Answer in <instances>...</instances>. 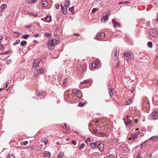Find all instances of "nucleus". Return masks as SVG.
<instances>
[{"label": "nucleus", "mask_w": 158, "mask_h": 158, "mask_svg": "<svg viewBox=\"0 0 158 158\" xmlns=\"http://www.w3.org/2000/svg\"><path fill=\"white\" fill-rule=\"evenodd\" d=\"M48 43V48L50 50H52L54 49L53 47L55 45L59 43V41L53 39H52L51 40H49Z\"/></svg>", "instance_id": "nucleus-1"}, {"label": "nucleus", "mask_w": 158, "mask_h": 158, "mask_svg": "<svg viewBox=\"0 0 158 158\" xmlns=\"http://www.w3.org/2000/svg\"><path fill=\"white\" fill-rule=\"evenodd\" d=\"M72 92L75 95L78 97L79 98H80L82 97V94L80 90L78 89H74L72 90Z\"/></svg>", "instance_id": "nucleus-2"}, {"label": "nucleus", "mask_w": 158, "mask_h": 158, "mask_svg": "<svg viewBox=\"0 0 158 158\" xmlns=\"http://www.w3.org/2000/svg\"><path fill=\"white\" fill-rule=\"evenodd\" d=\"M125 56L126 57L128 58L129 59H133L134 58L133 54L131 51L127 52L123 54V56Z\"/></svg>", "instance_id": "nucleus-3"}, {"label": "nucleus", "mask_w": 158, "mask_h": 158, "mask_svg": "<svg viewBox=\"0 0 158 158\" xmlns=\"http://www.w3.org/2000/svg\"><path fill=\"white\" fill-rule=\"evenodd\" d=\"M118 52L115 50H113L112 53V56L113 60H116L118 58Z\"/></svg>", "instance_id": "nucleus-4"}, {"label": "nucleus", "mask_w": 158, "mask_h": 158, "mask_svg": "<svg viewBox=\"0 0 158 158\" xmlns=\"http://www.w3.org/2000/svg\"><path fill=\"white\" fill-rule=\"evenodd\" d=\"M151 117L153 120H156L158 119V113L154 111L151 114Z\"/></svg>", "instance_id": "nucleus-5"}, {"label": "nucleus", "mask_w": 158, "mask_h": 158, "mask_svg": "<svg viewBox=\"0 0 158 158\" xmlns=\"http://www.w3.org/2000/svg\"><path fill=\"white\" fill-rule=\"evenodd\" d=\"M129 117L128 116H127L126 118L123 119L124 123L128 127L131 125V121L130 119H129Z\"/></svg>", "instance_id": "nucleus-6"}, {"label": "nucleus", "mask_w": 158, "mask_h": 158, "mask_svg": "<svg viewBox=\"0 0 158 158\" xmlns=\"http://www.w3.org/2000/svg\"><path fill=\"white\" fill-rule=\"evenodd\" d=\"M105 34L103 32H99L96 35V37L98 39H102L105 37Z\"/></svg>", "instance_id": "nucleus-7"}, {"label": "nucleus", "mask_w": 158, "mask_h": 158, "mask_svg": "<svg viewBox=\"0 0 158 158\" xmlns=\"http://www.w3.org/2000/svg\"><path fill=\"white\" fill-rule=\"evenodd\" d=\"M149 33L150 35L154 37H155L156 35L157 31L155 29H152L149 31Z\"/></svg>", "instance_id": "nucleus-8"}, {"label": "nucleus", "mask_w": 158, "mask_h": 158, "mask_svg": "<svg viewBox=\"0 0 158 158\" xmlns=\"http://www.w3.org/2000/svg\"><path fill=\"white\" fill-rule=\"evenodd\" d=\"M98 143V148L100 152H103L104 149V145L103 144L100 143V142H99Z\"/></svg>", "instance_id": "nucleus-9"}, {"label": "nucleus", "mask_w": 158, "mask_h": 158, "mask_svg": "<svg viewBox=\"0 0 158 158\" xmlns=\"http://www.w3.org/2000/svg\"><path fill=\"white\" fill-rule=\"evenodd\" d=\"M98 142H99L91 143H90V146L91 147L94 149L96 148H98Z\"/></svg>", "instance_id": "nucleus-10"}, {"label": "nucleus", "mask_w": 158, "mask_h": 158, "mask_svg": "<svg viewBox=\"0 0 158 158\" xmlns=\"http://www.w3.org/2000/svg\"><path fill=\"white\" fill-rule=\"evenodd\" d=\"M108 15H104L101 19V21L102 23H105L108 20Z\"/></svg>", "instance_id": "nucleus-11"}, {"label": "nucleus", "mask_w": 158, "mask_h": 158, "mask_svg": "<svg viewBox=\"0 0 158 158\" xmlns=\"http://www.w3.org/2000/svg\"><path fill=\"white\" fill-rule=\"evenodd\" d=\"M112 22L114 24V27L115 28L118 27H120V24L114 19H113L112 20Z\"/></svg>", "instance_id": "nucleus-12"}, {"label": "nucleus", "mask_w": 158, "mask_h": 158, "mask_svg": "<svg viewBox=\"0 0 158 158\" xmlns=\"http://www.w3.org/2000/svg\"><path fill=\"white\" fill-rule=\"evenodd\" d=\"M108 84L109 85V86L108 88H109V89H110L109 91V94H110V96H113V91H114V90L112 89H110V88H111V87L110 86V85H111V83L110 82H108Z\"/></svg>", "instance_id": "nucleus-13"}, {"label": "nucleus", "mask_w": 158, "mask_h": 158, "mask_svg": "<svg viewBox=\"0 0 158 158\" xmlns=\"http://www.w3.org/2000/svg\"><path fill=\"white\" fill-rule=\"evenodd\" d=\"M44 154L45 158H49L51 155L50 152L47 151H45L44 153Z\"/></svg>", "instance_id": "nucleus-14"}, {"label": "nucleus", "mask_w": 158, "mask_h": 158, "mask_svg": "<svg viewBox=\"0 0 158 158\" xmlns=\"http://www.w3.org/2000/svg\"><path fill=\"white\" fill-rule=\"evenodd\" d=\"M39 62L38 60H34V63H33V67L34 68H36L39 66Z\"/></svg>", "instance_id": "nucleus-15"}, {"label": "nucleus", "mask_w": 158, "mask_h": 158, "mask_svg": "<svg viewBox=\"0 0 158 158\" xmlns=\"http://www.w3.org/2000/svg\"><path fill=\"white\" fill-rule=\"evenodd\" d=\"M98 60H96L93 62L92 64V68H95L97 65L98 64Z\"/></svg>", "instance_id": "nucleus-16"}, {"label": "nucleus", "mask_w": 158, "mask_h": 158, "mask_svg": "<svg viewBox=\"0 0 158 158\" xmlns=\"http://www.w3.org/2000/svg\"><path fill=\"white\" fill-rule=\"evenodd\" d=\"M138 136V134H133L131 135V137L129 138V139L134 140Z\"/></svg>", "instance_id": "nucleus-17"}, {"label": "nucleus", "mask_w": 158, "mask_h": 158, "mask_svg": "<svg viewBox=\"0 0 158 158\" xmlns=\"http://www.w3.org/2000/svg\"><path fill=\"white\" fill-rule=\"evenodd\" d=\"M51 17L50 16H47L46 17V18L44 20V21L45 22H47V23L51 21Z\"/></svg>", "instance_id": "nucleus-18"}, {"label": "nucleus", "mask_w": 158, "mask_h": 158, "mask_svg": "<svg viewBox=\"0 0 158 158\" xmlns=\"http://www.w3.org/2000/svg\"><path fill=\"white\" fill-rule=\"evenodd\" d=\"M48 4V3L47 1L45 0H43L42 5L44 7H46Z\"/></svg>", "instance_id": "nucleus-19"}, {"label": "nucleus", "mask_w": 158, "mask_h": 158, "mask_svg": "<svg viewBox=\"0 0 158 158\" xmlns=\"http://www.w3.org/2000/svg\"><path fill=\"white\" fill-rule=\"evenodd\" d=\"M150 140H152L154 141H156L158 140V136H153L149 139Z\"/></svg>", "instance_id": "nucleus-20"}, {"label": "nucleus", "mask_w": 158, "mask_h": 158, "mask_svg": "<svg viewBox=\"0 0 158 158\" xmlns=\"http://www.w3.org/2000/svg\"><path fill=\"white\" fill-rule=\"evenodd\" d=\"M90 80H89V79H87V80H85L84 81H83L81 82L80 84L81 85H82L84 84H87V83H89L90 82Z\"/></svg>", "instance_id": "nucleus-21"}, {"label": "nucleus", "mask_w": 158, "mask_h": 158, "mask_svg": "<svg viewBox=\"0 0 158 158\" xmlns=\"http://www.w3.org/2000/svg\"><path fill=\"white\" fill-rule=\"evenodd\" d=\"M6 158H15L14 154L10 153L7 156Z\"/></svg>", "instance_id": "nucleus-22"}, {"label": "nucleus", "mask_w": 158, "mask_h": 158, "mask_svg": "<svg viewBox=\"0 0 158 158\" xmlns=\"http://www.w3.org/2000/svg\"><path fill=\"white\" fill-rule=\"evenodd\" d=\"M86 103L85 102H80L78 104V106L80 107H82L84 106L86 104Z\"/></svg>", "instance_id": "nucleus-23"}, {"label": "nucleus", "mask_w": 158, "mask_h": 158, "mask_svg": "<svg viewBox=\"0 0 158 158\" xmlns=\"http://www.w3.org/2000/svg\"><path fill=\"white\" fill-rule=\"evenodd\" d=\"M41 141L42 142L44 143L45 144H46L48 143L47 139L44 138H42Z\"/></svg>", "instance_id": "nucleus-24"}, {"label": "nucleus", "mask_w": 158, "mask_h": 158, "mask_svg": "<svg viewBox=\"0 0 158 158\" xmlns=\"http://www.w3.org/2000/svg\"><path fill=\"white\" fill-rule=\"evenodd\" d=\"M132 103V101H131V99H128L127 101L125 103V104L127 105H129L131 103Z\"/></svg>", "instance_id": "nucleus-25"}, {"label": "nucleus", "mask_w": 158, "mask_h": 158, "mask_svg": "<svg viewBox=\"0 0 158 158\" xmlns=\"http://www.w3.org/2000/svg\"><path fill=\"white\" fill-rule=\"evenodd\" d=\"M147 46L148 47L152 48V43L151 42L149 41L147 43Z\"/></svg>", "instance_id": "nucleus-26"}, {"label": "nucleus", "mask_w": 158, "mask_h": 158, "mask_svg": "<svg viewBox=\"0 0 158 158\" xmlns=\"http://www.w3.org/2000/svg\"><path fill=\"white\" fill-rule=\"evenodd\" d=\"M70 5V2L69 1L67 0L66 2H65V6L66 7H68Z\"/></svg>", "instance_id": "nucleus-27"}, {"label": "nucleus", "mask_w": 158, "mask_h": 158, "mask_svg": "<svg viewBox=\"0 0 158 158\" xmlns=\"http://www.w3.org/2000/svg\"><path fill=\"white\" fill-rule=\"evenodd\" d=\"M20 143L21 145L25 146L27 144L28 142L27 141H24L23 142H21Z\"/></svg>", "instance_id": "nucleus-28"}, {"label": "nucleus", "mask_w": 158, "mask_h": 158, "mask_svg": "<svg viewBox=\"0 0 158 158\" xmlns=\"http://www.w3.org/2000/svg\"><path fill=\"white\" fill-rule=\"evenodd\" d=\"M26 44L27 42L25 40H23L21 41L20 43V45L22 46H24Z\"/></svg>", "instance_id": "nucleus-29"}, {"label": "nucleus", "mask_w": 158, "mask_h": 158, "mask_svg": "<svg viewBox=\"0 0 158 158\" xmlns=\"http://www.w3.org/2000/svg\"><path fill=\"white\" fill-rule=\"evenodd\" d=\"M61 10L63 12L64 15H66L67 14V8L66 7L65 8H63Z\"/></svg>", "instance_id": "nucleus-30"}, {"label": "nucleus", "mask_w": 158, "mask_h": 158, "mask_svg": "<svg viewBox=\"0 0 158 158\" xmlns=\"http://www.w3.org/2000/svg\"><path fill=\"white\" fill-rule=\"evenodd\" d=\"M44 71V70L42 69L37 70L38 73L39 74H41L43 73Z\"/></svg>", "instance_id": "nucleus-31"}, {"label": "nucleus", "mask_w": 158, "mask_h": 158, "mask_svg": "<svg viewBox=\"0 0 158 158\" xmlns=\"http://www.w3.org/2000/svg\"><path fill=\"white\" fill-rule=\"evenodd\" d=\"M74 6H72L71 7H70L69 8V10L72 13H73V12H74Z\"/></svg>", "instance_id": "nucleus-32"}, {"label": "nucleus", "mask_w": 158, "mask_h": 158, "mask_svg": "<svg viewBox=\"0 0 158 158\" xmlns=\"http://www.w3.org/2000/svg\"><path fill=\"white\" fill-rule=\"evenodd\" d=\"M85 146V144L84 143H82L79 146V149L81 150Z\"/></svg>", "instance_id": "nucleus-33"}, {"label": "nucleus", "mask_w": 158, "mask_h": 158, "mask_svg": "<svg viewBox=\"0 0 158 158\" xmlns=\"http://www.w3.org/2000/svg\"><path fill=\"white\" fill-rule=\"evenodd\" d=\"M30 36L29 35H25L22 36V37L25 39H27Z\"/></svg>", "instance_id": "nucleus-34"}, {"label": "nucleus", "mask_w": 158, "mask_h": 158, "mask_svg": "<svg viewBox=\"0 0 158 158\" xmlns=\"http://www.w3.org/2000/svg\"><path fill=\"white\" fill-rule=\"evenodd\" d=\"M20 43V40H16V41L13 44V45H16L17 44H19Z\"/></svg>", "instance_id": "nucleus-35"}, {"label": "nucleus", "mask_w": 158, "mask_h": 158, "mask_svg": "<svg viewBox=\"0 0 158 158\" xmlns=\"http://www.w3.org/2000/svg\"><path fill=\"white\" fill-rule=\"evenodd\" d=\"M99 9V8H94L92 10V12L93 13H94L95 11H97Z\"/></svg>", "instance_id": "nucleus-36"}, {"label": "nucleus", "mask_w": 158, "mask_h": 158, "mask_svg": "<svg viewBox=\"0 0 158 158\" xmlns=\"http://www.w3.org/2000/svg\"><path fill=\"white\" fill-rule=\"evenodd\" d=\"M6 7V4H3L1 6L2 10H4L5 8Z\"/></svg>", "instance_id": "nucleus-37"}, {"label": "nucleus", "mask_w": 158, "mask_h": 158, "mask_svg": "<svg viewBox=\"0 0 158 158\" xmlns=\"http://www.w3.org/2000/svg\"><path fill=\"white\" fill-rule=\"evenodd\" d=\"M10 51H6V52H4L3 53L0 54V55H6L9 53H10Z\"/></svg>", "instance_id": "nucleus-38"}, {"label": "nucleus", "mask_w": 158, "mask_h": 158, "mask_svg": "<svg viewBox=\"0 0 158 158\" xmlns=\"http://www.w3.org/2000/svg\"><path fill=\"white\" fill-rule=\"evenodd\" d=\"M45 35L46 37H49L51 36V34L50 33H46L45 34Z\"/></svg>", "instance_id": "nucleus-39"}, {"label": "nucleus", "mask_w": 158, "mask_h": 158, "mask_svg": "<svg viewBox=\"0 0 158 158\" xmlns=\"http://www.w3.org/2000/svg\"><path fill=\"white\" fill-rule=\"evenodd\" d=\"M105 135V134L104 133L102 132H100L98 133L97 135L98 136H99L101 135Z\"/></svg>", "instance_id": "nucleus-40"}, {"label": "nucleus", "mask_w": 158, "mask_h": 158, "mask_svg": "<svg viewBox=\"0 0 158 158\" xmlns=\"http://www.w3.org/2000/svg\"><path fill=\"white\" fill-rule=\"evenodd\" d=\"M64 128L65 129H66L67 130L69 129V127H68L66 124H64Z\"/></svg>", "instance_id": "nucleus-41"}, {"label": "nucleus", "mask_w": 158, "mask_h": 158, "mask_svg": "<svg viewBox=\"0 0 158 158\" xmlns=\"http://www.w3.org/2000/svg\"><path fill=\"white\" fill-rule=\"evenodd\" d=\"M37 1V0H32L30 1L29 2V3L32 4V3L35 2Z\"/></svg>", "instance_id": "nucleus-42"}, {"label": "nucleus", "mask_w": 158, "mask_h": 158, "mask_svg": "<svg viewBox=\"0 0 158 158\" xmlns=\"http://www.w3.org/2000/svg\"><path fill=\"white\" fill-rule=\"evenodd\" d=\"M43 93L44 92L43 91H41L38 93V95L39 96H41L42 95H43Z\"/></svg>", "instance_id": "nucleus-43"}, {"label": "nucleus", "mask_w": 158, "mask_h": 158, "mask_svg": "<svg viewBox=\"0 0 158 158\" xmlns=\"http://www.w3.org/2000/svg\"><path fill=\"white\" fill-rule=\"evenodd\" d=\"M97 129H95L93 130L92 133L93 134H95L97 133Z\"/></svg>", "instance_id": "nucleus-44"}, {"label": "nucleus", "mask_w": 158, "mask_h": 158, "mask_svg": "<svg viewBox=\"0 0 158 158\" xmlns=\"http://www.w3.org/2000/svg\"><path fill=\"white\" fill-rule=\"evenodd\" d=\"M14 33L15 34H17L18 36H19L21 35V34L19 32H18L17 31H14Z\"/></svg>", "instance_id": "nucleus-45"}, {"label": "nucleus", "mask_w": 158, "mask_h": 158, "mask_svg": "<svg viewBox=\"0 0 158 158\" xmlns=\"http://www.w3.org/2000/svg\"><path fill=\"white\" fill-rule=\"evenodd\" d=\"M72 143L74 145H76L77 144V142L75 140H73L72 142Z\"/></svg>", "instance_id": "nucleus-46"}, {"label": "nucleus", "mask_w": 158, "mask_h": 158, "mask_svg": "<svg viewBox=\"0 0 158 158\" xmlns=\"http://www.w3.org/2000/svg\"><path fill=\"white\" fill-rule=\"evenodd\" d=\"M11 62V60H8L6 61V63L7 64H10Z\"/></svg>", "instance_id": "nucleus-47"}, {"label": "nucleus", "mask_w": 158, "mask_h": 158, "mask_svg": "<svg viewBox=\"0 0 158 158\" xmlns=\"http://www.w3.org/2000/svg\"><path fill=\"white\" fill-rule=\"evenodd\" d=\"M106 158H114L113 157V155L112 154H111L109 155V156H108L106 157Z\"/></svg>", "instance_id": "nucleus-48"}, {"label": "nucleus", "mask_w": 158, "mask_h": 158, "mask_svg": "<svg viewBox=\"0 0 158 158\" xmlns=\"http://www.w3.org/2000/svg\"><path fill=\"white\" fill-rule=\"evenodd\" d=\"M138 155L137 156V158H143L142 156H140V153L138 152Z\"/></svg>", "instance_id": "nucleus-49"}, {"label": "nucleus", "mask_w": 158, "mask_h": 158, "mask_svg": "<svg viewBox=\"0 0 158 158\" xmlns=\"http://www.w3.org/2000/svg\"><path fill=\"white\" fill-rule=\"evenodd\" d=\"M31 26L30 25H29L28 26H26L25 27V28L26 29H28L30 28Z\"/></svg>", "instance_id": "nucleus-50"}, {"label": "nucleus", "mask_w": 158, "mask_h": 158, "mask_svg": "<svg viewBox=\"0 0 158 158\" xmlns=\"http://www.w3.org/2000/svg\"><path fill=\"white\" fill-rule=\"evenodd\" d=\"M58 158H62V156L60 154H59L57 156Z\"/></svg>", "instance_id": "nucleus-51"}, {"label": "nucleus", "mask_w": 158, "mask_h": 158, "mask_svg": "<svg viewBox=\"0 0 158 158\" xmlns=\"http://www.w3.org/2000/svg\"><path fill=\"white\" fill-rule=\"evenodd\" d=\"M74 35H75V36H80L81 35L80 34H77V33H74L73 34Z\"/></svg>", "instance_id": "nucleus-52"}, {"label": "nucleus", "mask_w": 158, "mask_h": 158, "mask_svg": "<svg viewBox=\"0 0 158 158\" xmlns=\"http://www.w3.org/2000/svg\"><path fill=\"white\" fill-rule=\"evenodd\" d=\"M3 37L2 35L0 36V43L2 42V40L3 39Z\"/></svg>", "instance_id": "nucleus-53"}, {"label": "nucleus", "mask_w": 158, "mask_h": 158, "mask_svg": "<svg viewBox=\"0 0 158 158\" xmlns=\"http://www.w3.org/2000/svg\"><path fill=\"white\" fill-rule=\"evenodd\" d=\"M144 54L143 52H140L139 53V56H143Z\"/></svg>", "instance_id": "nucleus-54"}, {"label": "nucleus", "mask_w": 158, "mask_h": 158, "mask_svg": "<svg viewBox=\"0 0 158 158\" xmlns=\"http://www.w3.org/2000/svg\"><path fill=\"white\" fill-rule=\"evenodd\" d=\"M67 79L66 78L63 81V83H66L67 82Z\"/></svg>", "instance_id": "nucleus-55"}, {"label": "nucleus", "mask_w": 158, "mask_h": 158, "mask_svg": "<svg viewBox=\"0 0 158 158\" xmlns=\"http://www.w3.org/2000/svg\"><path fill=\"white\" fill-rule=\"evenodd\" d=\"M56 8H57V9L59 8L60 7V5L59 4H56Z\"/></svg>", "instance_id": "nucleus-56"}, {"label": "nucleus", "mask_w": 158, "mask_h": 158, "mask_svg": "<svg viewBox=\"0 0 158 158\" xmlns=\"http://www.w3.org/2000/svg\"><path fill=\"white\" fill-rule=\"evenodd\" d=\"M3 48L2 46V44H0V50L2 49Z\"/></svg>", "instance_id": "nucleus-57"}, {"label": "nucleus", "mask_w": 158, "mask_h": 158, "mask_svg": "<svg viewBox=\"0 0 158 158\" xmlns=\"http://www.w3.org/2000/svg\"><path fill=\"white\" fill-rule=\"evenodd\" d=\"M9 84V82L8 81V82H6V88L7 87V86Z\"/></svg>", "instance_id": "nucleus-58"}, {"label": "nucleus", "mask_w": 158, "mask_h": 158, "mask_svg": "<svg viewBox=\"0 0 158 158\" xmlns=\"http://www.w3.org/2000/svg\"><path fill=\"white\" fill-rule=\"evenodd\" d=\"M148 157L150 158L152 156V154L151 153H149L148 155Z\"/></svg>", "instance_id": "nucleus-59"}, {"label": "nucleus", "mask_w": 158, "mask_h": 158, "mask_svg": "<svg viewBox=\"0 0 158 158\" xmlns=\"http://www.w3.org/2000/svg\"><path fill=\"white\" fill-rule=\"evenodd\" d=\"M63 86L64 87H65L66 86V84L63 83Z\"/></svg>", "instance_id": "nucleus-60"}, {"label": "nucleus", "mask_w": 158, "mask_h": 158, "mask_svg": "<svg viewBox=\"0 0 158 158\" xmlns=\"http://www.w3.org/2000/svg\"><path fill=\"white\" fill-rule=\"evenodd\" d=\"M39 35V34H35L34 35V36L35 37H37Z\"/></svg>", "instance_id": "nucleus-61"}, {"label": "nucleus", "mask_w": 158, "mask_h": 158, "mask_svg": "<svg viewBox=\"0 0 158 158\" xmlns=\"http://www.w3.org/2000/svg\"><path fill=\"white\" fill-rule=\"evenodd\" d=\"M145 142H146L145 141V142H143L142 143L140 144V147H142V146H143V145L144 144V143H145Z\"/></svg>", "instance_id": "nucleus-62"}, {"label": "nucleus", "mask_w": 158, "mask_h": 158, "mask_svg": "<svg viewBox=\"0 0 158 158\" xmlns=\"http://www.w3.org/2000/svg\"><path fill=\"white\" fill-rule=\"evenodd\" d=\"M123 3H125V4H127V3H129V2L128 1H127V2H123Z\"/></svg>", "instance_id": "nucleus-63"}, {"label": "nucleus", "mask_w": 158, "mask_h": 158, "mask_svg": "<svg viewBox=\"0 0 158 158\" xmlns=\"http://www.w3.org/2000/svg\"><path fill=\"white\" fill-rule=\"evenodd\" d=\"M59 78H61L62 77V76L61 75H59Z\"/></svg>", "instance_id": "nucleus-64"}]
</instances>
